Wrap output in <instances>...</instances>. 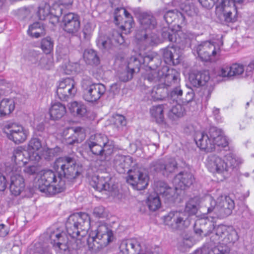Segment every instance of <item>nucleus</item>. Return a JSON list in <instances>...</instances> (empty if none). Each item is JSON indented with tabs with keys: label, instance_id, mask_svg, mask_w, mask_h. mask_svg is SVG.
I'll list each match as a JSON object with an SVG mask.
<instances>
[{
	"label": "nucleus",
	"instance_id": "obj_43",
	"mask_svg": "<svg viewBox=\"0 0 254 254\" xmlns=\"http://www.w3.org/2000/svg\"><path fill=\"white\" fill-rule=\"evenodd\" d=\"M90 228V218L88 214L80 212V235H87Z\"/></svg>",
	"mask_w": 254,
	"mask_h": 254
},
{
	"label": "nucleus",
	"instance_id": "obj_30",
	"mask_svg": "<svg viewBox=\"0 0 254 254\" xmlns=\"http://www.w3.org/2000/svg\"><path fill=\"white\" fill-rule=\"evenodd\" d=\"M164 61L168 64H177L179 63L180 56L177 53L176 49L174 46H168L161 50Z\"/></svg>",
	"mask_w": 254,
	"mask_h": 254
},
{
	"label": "nucleus",
	"instance_id": "obj_32",
	"mask_svg": "<svg viewBox=\"0 0 254 254\" xmlns=\"http://www.w3.org/2000/svg\"><path fill=\"white\" fill-rule=\"evenodd\" d=\"M66 113V109L65 105L59 102L52 103L49 109L50 119L52 120L61 119Z\"/></svg>",
	"mask_w": 254,
	"mask_h": 254
},
{
	"label": "nucleus",
	"instance_id": "obj_10",
	"mask_svg": "<svg viewBox=\"0 0 254 254\" xmlns=\"http://www.w3.org/2000/svg\"><path fill=\"white\" fill-rule=\"evenodd\" d=\"M77 92L74 81L70 78H65L59 82L57 88L58 98L62 101H67L73 98Z\"/></svg>",
	"mask_w": 254,
	"mask_h": 254
},
{
	"label": "nucleus",
	"instance_id": "obj_36",
	"mask_svg": "<svg viewBox=\"0 0 254 254\" xmlns=\"http://www.w3.org/2000/svg\"><path fill=\"white\" fill-rule=\"evenodd\" d=\"M201 254H229V248L225 245L212 247L204 246L201 250Z\"/></svg>",
	"mask_w": 254,
	"mask_h": 254
},
{
	"label": "nucleus",
	"instance_id": "obj_8",
	"mask_svg": "<svg viewBox=\"0 0 254 254\" xmlns=\"http://www.w3.org/2000/svg\"><path fill=\"white\" fill-rule=\"evenodd\" d=\"M177 168L178 164L173 158L156 159L150 164L151 171L160 173L166 177L174 173Z\"/></svg>",
	"mask_w": 254,
	"mask_h": 254
},
{
	"label": "nucleus",
	"instance_id": "obj_62",
	"mask_svg": "<svg viewBox=\"0 0 254 254\" xmlns=\"http://www.w3.org/2000/svg\"><path fill=\"white\" fill-rule=\"evenodd\" d=\"M232 76L240 75L244 71V66L240 64H235L231 66Z\"/></svg>",
	"mask_w": 254,
	"mask_h": 254
},
{
	"label": "nucleus",
	"instance_id": "obj_59",
	"mask_svg": "<svg viewBox=\"0 0 254 254\" xmlns=\"http://www.w3.org/2000/svg\"><path fill=\"white\" fill-rule=\"evenodd\" d=\"M64 7L60 3H55L51 8V14L60 17L63 13Z\"/></svg>",
	"mask_w": 254,
	"mask_h": 254
},
{
	"label": "nucleus",
	"instance_id": "obj_48",
	"mask_svg": "<svg viewBox=\"0 0 254 254\" xmlns=\"http://www.w3.org/2000/svg\"><path fill=\"white\" fill-rule=\"evenodd\" d=\"M164 74V71L161 70L151 69L145 76V79L150 82H156L158 81H161V76Z\"/></svg>",
	"mask_w": 254,
	"mask_h": 254
},
{
	"label": "nucleus",
	"instance_id": "obj_60",
	"mask_svg": "<svg viewBox=\"0 0 254 254\" xmlns=\"http://www.w3.org/2000/svg\"><path fill=\"white\" fill-rule=\"evenodd\" d=\"M192 242L190 238H184L179 243V246L181 251H184L187 248H190L192 246Z\"/></svg>",
	"mask_w": 254,
	"mask_h": 254
},
{
	"label": "nucleus",
	"instance_id": "obj_14",
	"mask_svg": "<svg viewBox=\"0 0 254 254\" xmlns=\"http://www.w3.org/2000/svg\"><path fill=\"white\" fill-rule=\"evenodd\" d=\"M128 171L129 174L127 179L128 183L137 190H142L146 188L148 185L149 178L146 173L136 170H129Z\"/></svg>",
	"mask_w": 254,
	"mask_h": 254
},
{
	"label": "nucleus",
	"instance_id": "obj_42",
	"mask_svg": "<svg viewBox=\"0 0 254 254\" xmlns=\"http://www.w3.org/2000/svg\"><path fill=\"white\" fill-rule=\"evenodd\" d=\"M136 38L139 41H144L145 43L149 45H153L157 43V38L155 35H150L147 31H141V33H137Z\"/></svg>",
	"mask_w": 254,
	"mask_h": 254
},
{
	"label": "nucleus",
	"instance_id": "obj_4",
	"mask_svg": "<svg viewBox=\"0 0 254 254\" xmlns=\"http://www.w3.org/2000/svg\"><path fill=\"white\" fill-rule=\"evenodd\" d=\"M207 161L208 169L213 173L220 175L221 181L227 178L239 164L236 155L232 153L225 155L224 159L216 155L211 154L208 156Z\"/></svg>",
	"mask_w": 254,
	"mask_h": 254
},
{
	"label": "nucleus",
	"instance_id": "obj_13",
	"mask_svg": "<svg viewBox=\"0 0 254 254\" xmlns=\"http://www.w3.org/2000/svg\"><path fill=\"white\" fill-rule=\"evenodd\" d=\"M7 131L5 132L7 137L15 143H22L26 139L28 131L21 125L13 123L6 127Z\"/></svg>",
	"mask_w": 254,
	"mask_h": 254
},
{
	"label": "nucleus",
	"instance_id": "obj_41",
	"mask_svg": "<svg viewBox=\"0 0 254 254\" xmlns=\"http://www.w3.org/2000/svg\"><path fill=\"white\" fill-rule=\"evenodd\" d=\"M142 58L140 56L138 57H131L126 65L129 69H130L133 73L138 72L140 70L141 63L142 62Z\"/></svg>",
	"mask_w": 254,
	"mask_h": 254
},
{
	"label": "nucleus",
	"instance_id": "obj_38",
	"mask_svg": "<svg viewBox=\"0 0 254 254\" xmlns=\"http://www.w3.org/2000/svg\"><path fill=\"white\" fill-rule=\"evenodd\" d=\"M15 108V103L12 99H3L0 103V117L10 114Z\"/></svg>",
	"mask_w": 254,
	"mask_h": 254
},
{
	"label": "nucleus",
	"instance_id": "obj_58",
	"mask_svg": "<svg viewBox=\"0 0 254 254\" xmlns=\"http://www.w3.org/2000/svg\"><path fill=\"white\" fill-rule=\"evenodd\" d=\"M68 108L73 116H77L79 114V105L77 101L71 102L68 104Z\"/></svg>",
	"mask_w": 254,
	"mask_h": 254
},
{
	"label": "nucleus",
	"instance_id": "obj_47",
	"mask_svg": "<svg viewBox=\"0 0 254 254\" xmlns=\"http://www.w3.org/2000/svg\"><path fill=\"white\" fill-rule=\"evenodd\" d=\"M51 11V7L49 4L46 2H42L38 7L37 14L40 20H44L49 17Z\"/></svg>",
	"mask_w": 254,
	"mask_h": 254
},
{
	"label": "nucleus",
	"instance_id": "obj_53",
	"mask_svg": "<svg viewBox=\"0 0 254 254\" xmlns=\"http://www.w3.org/2000/svg\"><path fill=\"white\" fill-rule=\"evenodd\" d=\"M183 96V90L180 86L174 88L170 92L169 98L173 101L180 103Z\"/></svg>",
	"mask_w": 254,
	"mask_h": 254
},
{
	"label": "nucleus",
	"instance_id": "obj_9",
	"mask_svg": "<svg viewBox=\"0 0 254 254\" xmlns=\"http://www.w3.org/2000/svg\"><path fill=\"white\" fill-rule=\"evenodd\" d=\"M5 173L7 177H10V190L11 193L16 196L20 194L25 188V183L23 177L20 174L18 168L15 170L10 167H6Z\"/></svg>",
	"mask_w": 254,
	"mask_h": 254
},
{
	"label": "nucleus",
	"instance_id": "obj_52",
	"mask_svg": "<svg viewBox=\"0 0 254 254\" xmlns=\"http://www.w3.org/2000/svg\"><path fill=\"white\" fill-rule=\"evenodd\" d=\"M110 38L113 45H122L125 42L122 34L117 30L113 31L112 37Z\"/></svg>",
	"mask_w": 254,
	"mask_h": 254
},
{
	"label": "nucleus",
	"instance_id": "obj_20",
	"mask_svg": "<svg viewBox=\"0 0 254 254\" xmlns=\"http://www.w3.org/2000/svg\"><path fill=\"white\" fill-rule=\"evenodd\" d=\"M79 213H75L70 215L66 223L67 233L73 241L77 243L78 237L79 235L78 225L79 224Z\"/></svg>",
	"mask_w": 254,
	"mask_h": 254
},
{
	"label": "nucleus",
	"instance_id": "obj_23",
	"mask_svg": "<svg viewBox=\"0 0 254 254\" xmlns=\"http://www.w3.org/2000/svg\"><path fill=\"white\" fill-rule=\"evenodd\" d=\"M122 254H145L141 249V246L136 240L123 241L120 246Z\"/></svg>",
	"mask_w": 254,
	"mask_h": 254
},
{
	"label": "nucleus",
	"instance_id": "obj_64",
	"mask_svg": "<svg viewBox=\"0 0 254 254\" xmlns=\"http://www.w3.org/2000/svg\"><path fill=\"white\" fill-rule=\"evenodd\" d=\"M177 18L174 10H169L164 15V18L168 24L172 23Z\"/></svg>",
	"mask_w": 254,
	"mask_h": 254
},
{
	"label": "nucleus",
	"instance_id": "obj_51",
	"mask_svg": "<svg viewBox=\"0 0 254 254\" xmlns=\"http://www.w3.org/2000/svg\"><path fill=\"white\" fill-rule=\"evenodd\" d=\"M59 150L60 148L58 147L54 148H43L41 152V157L43 156L47 160H50L57 155Z\"/></svg>",
	"mask_w": 254,
	"mask_h": 254
},
{
	"label": "nucleus",
	"instance_id": "obj_50",
	"mask_svg": "<svg viewBox=\"0 0 254 254\" xmlns=\"http://www.w3.org/2000/svg\"><path fill=\"white\" fill-rule=\"evenodd\" d=\"M40 47L43 52L49 54L53 50L54 42L50 37H47L42 39Z\"/></svg>",
	"mask_w": 254,
	"mask_h": 254
},
{
	"label": "nucleus",
	"instance_id": "obj_39",
	"mask_svg": "<svg viewBox=\"0 0 254 254\" xmlns=\"http://www.w3.org/2000/svg\"><path fill=\"white\" fill-rule=\"evenodd\" d=\"M83 59L87 64L97 65L100 63V59L96 51L92 49L84 51Z\"/></svg>",
	"mask_w": 254,
	"mask_h": 254
},
{
	"label": "nucleus",
	"instance_id": "obj_44",
	"mask_svg": "<svg viewBox=\"0 0 254 254\" xmlns=\"http://www.w3.org/2000/svg\"><path fill=\"white\" fill-rule=\"evenodd\" d=\"M133 74L134 73L125 66L118 71L117 76L121 81L126 82L133 78Z\"/></svg>",
	"mask_w": 254,
	"mask_h": 254
},
{
	"label": "nucleus",
	"instance_id": "obj_17",
	"mask_svg": "<svg viewBox=\"0 0 254 254\" xmlns=\"http://www.w3.org/2000/svg\"><path fill=\"white\" fill-rule=\"evenodd\" d=\"M42 148L41 141L39 138H31L28 144L27 152H25L28 155L29 160L38 162L41 158V152Z\"/></svg>",
	"mask_w": 254,
	"mask_h": 254
},
{
	"label": "nucleus",
	"instance_id": "obj_63",
	"mask_svg": "<svg viewBox=\"0 0 254 254\" xmlns=\"http://www.w3.org/2000/svg\"><path fill=\"white\" fill-rule=\"evenodd\" d=\"M212 142L214 145V150L215 149L216 145L225 147L228 144L226 137L223 135V134Z\"/></svg>",
	"mask_w": 254,
	"mask_h": 254
},
{
	"label": "nucleus",
	"instance_id": "obj_16",
	"mask_svg": "<svg viewBox=\"0 0 254 254\" xmlns=\"http://www.w3.org/2000/svg\"><path fill=\"white\" fill-rule=\"evenodd\" d=\"M107 141V137L103 134H97L91 135L89 140L86 141L84 145L88 146L93 154L103 155V145Z\"/></svg>",
	"mask_w": 254,
	"mask_h": 254
},
{
	"label": "nucleus",
	"instance_id": "obj_19",
	"mask_svg": "<svg viewBox=\"0 0 254 254\" xmlns=\"http://www.w3.org/2000/svg\"><path fill=\"white\" fill-rule=\"evenodd\" d=\"M194 178L190 172L183 171L177 174L173 180L175 189L185 190L189 188L194 182Z\"/></svg>",
	"mask_w": 254,
	"mask_h": 254
},
{
	"label": "nucleus",
	"instance_id": "obj_61",
	"mask_svg": "<svg viewBox=\"0 0 254 254\" xmlns=\"http://www.w3.org/2000/svg\"><path fill=\"white\" fill-rule=\"evenodd\" d=\"M94 215L98 218H105L107 216V212L105 207L102 206H99L95 207L93 211Z\"/></svg>",
	"mask_w": 254,
	"mask_h": 254
},
{
	"label": "nucleus",
	"instance_id": "obj_31",
	"mask_svg": "<svg viewBox=\"0 0 254 254\" xmlns=\"http://www.w3.org/2000/svg\"><path fill=\"white\" fill-rule=\"evenodd\" d=\"M169 106L166 104L153 106L150 109L151 117L158 124H163L165 121L164 111Z\"/></svg>",
	"mask_w": 254,
	"mask_h": 254
},
{
	"label": "nucleus",
	"instance_id": "obj_21",
	"mask_svg": "<svg viewBox=\"0 0 254 254\" xmlns=\"http://www.w3.org/2000/svg\"><path fill=\"white\" fill-rule=\"evenodd\" d=\"M197 53L202 61H208L216 54L215 46L209 42H204L197 47Z\"/></svg>",
	"mask_w": 254,
	"mask_h": 254
},
{
	"label": "nucleus",
	"instance_id": "obj_37",
	"mask_svg": "<svg viewBox=\"0 0 254 254\" xmlns=\"http://www.w3.org/2000/svg\"><path fill=\"white\" fill-rule=\"evenodd\" d=\"M185 113V108L181 103H178L169 110L167 116L170 120L174 121L184 116Z\"/></svg>",
	"mask_w": 254,
	"mask_h": 254
},
{
	"label": "nucleus",
	"instance_id": "obj_35",
	"mask_svg": "<svg viewBox=\"0 0 254 254\" xmlns=\"http://www.w3.org/2000/svg\"><path fill=\"white\" fill-rule=\"evenodd\" d=\"M27 34L32 38H38L45 34V30L42 23L35 22L29 26Z\"/></svg>",
	"mask_w": 254,
	"mask_h": 254
},
{
	"label": "nucleus",
	"instance_id": "obj_46",
	"mask_svg": "<svg viewBox=\"0 0 254 254\" xmlns=\"http://www.w3.org/2000/svg\"><path fill=\"white\" fill-rule=\"evenodd\" d=\"M161 35L165 41L177 43H180V39H178L176 37L177 34L174 31L169 29L168 27H164L162 29Z\"/></svg>",
	"mask_w": 254,
	"mask_h": 254
},
{
	"label": "nucleus",
	"instance_id": "obj_15",
	"mask_svg": "<svg viewBox=\"0 0 254 254\" xmlns=\"http://www.w3.org/2000/svg\"><path fill=\"white\" fill-rule=\"evenodd\" d=\"M51 243L58 253H65L69 251L68 238L65 233H60L58 231L51 232L49 236Z\"/></svg>",
	"mask_w": 254,
	"mask_h": 254
},
{
	"label": "nucleus",
	"instance_id": "obj_29",
	"mask_svg": "<svg viewBox=\"0 0 254 254\" xmlns=\"http://www.w3.org/2000/svg\"><path fill=\"white\" fill-rule=\"evenodd\" d=\"M175 188L169 187L165 182L158 181L156 184L155 191L157 195L161 196L169 200L172 198L175 193Z\"/></svg>",
	"mask_w": 254,
	"mask_h": 254
},
{
	"label": "nucleus",
	"instance_id": "obj_2",
	"mask_svg": "<svg viewBox=\"0 0 254 254\" xmlns=\"http://www.w3.org/2000/svg\"><path fill=\"white\" fill-rule=\"evenodd\" d=\"M196 198L190 199L186 204L185 211H171L164 216L165 225L173 231L184 230L190 224V215L195 214L198 209Z\"/></svg>",
	"mask_w": 254,
	"mask_h": 254
},
{
	"label": "nucleus",
	"instance_id": "obj_34",
	"mask_svg": "<svg viewBox=\"0 0 254 254\" xmlns=\"http://www.w3.org/2000/svg\"><path fill=\"white\" fill-rule=\"evenodd\" d=\"M139 22L142 28L144 30V31L154 29L157 24L154 17L151 13L147 12L140 13Z\"/></svg>",
	"mask_w": 254,
	"mask_h": 254
},
{
	"label": "nucleus",
	"instance_id": "obj_18",
	"mask_svg": "<svg viewBox=\"0 0 254 254\" xmlns=\"http://www.w3.org/2000/svg\"><path fill=\"white\" fill-rule=\"evenodd\" d=\"M64 29L68 33L77 35L79 28V16L69 12L65 14L63 19Z\"/></svg>",
	"mask_w": 254,
	"mask_h": 254
},
{
	"label": "nucleus",
	"instance_id": "obj_40",
	"mask_svg": "<svg viewBox=\"0 0 254 254\" xmlns=\"http://www.w3.org/2000/svg\"><path fill=\"white\" fill-rule=\"evenodd\" d=\"M167 93V88L162 84L154 86L151 92V96L155 101L162 100Z\"/></svg>",
	"mask_w": 254,
	"mask_h": 254
},
{
	"label": "nucleus",
	"instance_id": "obj_49",
	"mask_svg": "<svg viewBox=\"0 0 254 254\" xmlns=\"http://www.w3.org/2000/svg\"><path fill=\"white\" fill-rule=\"evenodd\" d=\"M96 42L97 46L102 50H109L113 46L111 38L105 35L100 36Z\"/></svg>",
	"mask_w": 254,
	"mask_h": 254
},
{
	"label": "nucleus",
	"instance_id": "obj_26",
	"mask_svg": "<svg viewBox=\"0 0 254 254\" xmlns=\"http://www.w3.org/2000/svg\"><path fill=\"white\" fill-rule=\"evenodd\" d=\"M209 79V73L207 70L194 72L190 74L189 77L190 83L195 87L205 85Z\"/></svg>",
	"mask_w": 254,
	"mask_h": 254
},
{
	"label": "nucleus",
	"instance_id": "obj_54",
	"mask_svg": "<svg viewBox=\"0 0 254 254\" xmlns=\"http://www.w3.org/2000/svg\"><path fill=\"white\" fill-rule=\"evenodd\" d=\"M179 35L181 37V38L183 39L181 40L182 43L187 47H190L192 41L194 40L193 34L190 33H181ZM180 42L181 41L180 40Z\"/></svg>",
	"mask_w": 254,
	"mask_h": 254
},
{
	"label": "nucleus",
	"instance_id": "obj_55",
	"mask_svg": "<svg viewBox=\"0 0 254 254\" xmlns=\"http://www.w3.org/2000/svg\"><path fill=\"white\" fill-rule=\"evenodd\" d=\"M69 129L73 132L75 135L68 138L66 141L67 143L70 145L74 144L75 143H78V137L79 135V127H71L69 128Z\"/></svg>",
	"mask_w": 254,
	"mask_h": 254
},
{
	"label": "nucleus",
	"instance_id": "obj_22",
	"mask_svg": "<svg viewBox=\"0 0 254 254\" xmlns=\"http://www.w3.org/2000/svg\"><path fill=\"white\" fill-rule=\"evenodd\" d=\"M193 229L194 233L199 236L210 235L211 231L214 229V223L207 218L199 219L196 220Z\"/></svg>",
	"mask_w": 254,
	"mask_h": 254
},
{
	"label": "nucleus",
	"instance_id": "obj_33",
	"mask_svg": "<svg viewBox=\"0 0 254 254\" xmlns=\"http://www.w3.org/2000/svg\"><path fill=\"white\" fill-rule=\"evenodd\" d=\"M142 63L151 69H156L161 64V60L156 53L150 52L143 56Z\"/></svg>",
	"mask_w": 254,
	"mask_h": 254
},
{
	"label": "nucleus",
	"instance_id": "obj_28",
	"mask_svg": "<svg viewBox=\"0 0 254 254\" xmlns=\"http://www.w3.org/2000/svg\"><path fill=\"white\" fill-rule=\"evenodd\" d=\"M25 152H27V151H22V149L19 147L14 149L11 157V160L15 163L16 165L6 166V167H10L12 169L13 168L14 170L16 168H18L19 171H20V167L26 165L28 160H29L28 157H25V155L27 154ZM27 157L28 156H27Z\"/></svg>",
	"mask_w": 254,
	"mask_h": 254
},
{
	"label": "nucleus",
	"instance_id": "obj_12",
	"mask_svg": "<svg viewBox=\"0 0 254 254\" xmlns=\"http://www.w3.org/2000/svg\"><path fill=\"white\" fill-rule=\"evenodd\" d=\"M111 179V177L107 173L101 175L95 174L92 176L90 184L93 188L99 191H108L110 194L114 195L116 194V192H114L115 189L110 183Z\"/></svg>",
	"mask_w": 254,
	"mask_h": 254
},
{
	"label": "nucleus",
	"instance_id": "obj_6",
	"mask_svg": "<svg viewBox=\"0 0 254 254\" xmlns=\"http://www.w3.org/2000/svg\"><path fill=\"white\" fill-rule=\"evenodd\" d=\"M244 0H219L216 5L215 14L222 23L234 22L236 20L235 16H232L233 12L237 13L236 4H241Z\"/></svg>",
	"mask_w": 254,
	"mask_h": 254
},
{
	"label": "nucleus",
	"instance_id": "obj_45",
	"mask_svg": "<svg viewBox=\"0 0 254 254\" xmlns=\"http://www.w3.org/2000/svg\"><path fill=\"white\" fill-rule=\"evenodd\" d=\"M150 210L155 211L161 206V201L159 196L154 194L150 195L146 202Z\"/></svg>",
	"mask_w": 254,
	"mask_h": 254
},
{
	"label": "nucleus",
	"instance_id": "obj_24",
	"mask_svg": "<svg viewBox=\"0 0 254 254\" xmlns=\"http://www.w3.org/2000/svg\"><path fill=\"white\" fill-rule=\"evenodd\" d=\"M197 146L206 152H212L214 150V145L209 137L208 134L197 131L194 138Z\"/></svg>",
	"mask_w": 254,
	"mask_h": 254
},
{
	"label": "nucleus",
	"instance_id": "obj_3",
	"mask_svg": "<svg viewBox=\"0 0 254 254\" xmlns=\"http://www.w3.org/2000/svg\"><path fill=\"white\" fill-rule=\"evenodd\" d=\"M203 211L212 219L223 218L231 214L235 207L234 200L229 196L221 195L215 201L212 196H207Z\"/></svg>",
	"mask_w": 254,
	"mask_h": 254
},
{
	"label": "nucleus",
	"instance_id": "obj_11",
	"mask_svg": "<svg viewBox=\"0 0 254 254\" xmlns=\"http://www.w3.org/2000/svg\"><path fill=\"white\" fill-rule=\"evenodd\" d=\"M236 235V232L231 228L220 225L214 227L210 234V241L216 243L222 238L226 243H234L237 239Z\"/></svg>",
	"mask_w": 254,
	"mask_h": 254
},
{
	"label": "nucleus",
	"instance_id": "obj_27",
	"mask_svg": "<svg viewBox=\"0 0 254 254\" xmlns=\"http://www.w3.org/2000/svg\"><path fill=\"white\" fill-rule=\"evenodd\" d=\"M132 162L133 160L131 157L120 154H117L113 160L114 166L120 173H124L126 169H128Z\"/></svg>",
	"mask_w": 254,
	"mask_h": 254
},
{
	"label": "nucleus",
	"instance_id": "obj_1",
	"mask_svg": "<svg viewBox=\"0 0 254 254\" xmlns=\"http://www.w3.org/2000/svg\"><path fill=\"white\" fill-rule=\"evenodd\" d=\"M76 162L69 157H60L54 164V168L58 172V176L51 170H43L37 182L38 189L47 195H52L63 191L65 182L62 178L72 180L79 174L75 169Z\"/></svg>",
	"mask_w": 254,
	"mask_h": 254
},
{
	"label": "nucleus",
	"instance_id": "obj_57",
	"mask_svg": "<svg viewBox=\"0 0 254 254\" xmlns=\"http://www.w3.org/2000/svg\"><path fill=\"white\" fill-rule=\"evenodd\" d=\"M39 171V168L37 165H28L24 167L23 172L26 175H33Z\"/></svg>",
	"mask_w": 254,
	"mask_h": 254
},
{
	"label": "nucleus",
	"instance_id": "obj_5",
	"mask_svg": "<svg viewBox=\"0 0 254 254\" xmlns=\"http://www.w3.org/2000/svg\"><path fill=\"white\" fill-rule=\"evenodd\" d=\"M113 236L112 231L106 225L101 224L97 227L95 236L80 235V245L89 250L96 251L107 246Z\"/></svg>",
	"mask_w": 254,
	"mask_h": 254
},
{
	"label": "nucleus",
	"instance_id": "obj_56",
	"mask_svg": "<svg viewBox=\"0 0 254 254\" xmlns=\"http://www.w3.org/2000/svg\"><path fill=\"white\" fill-rule=\"evenodd\" d=\"M222 134L223 133L221 129L213 127L210 128L208 135H209V137H210V139L212 140V142H213Z\"/></svg>",
	"mask_w": 254,
	"mask_h": 254
},
{
	"label": "nucleus",
	"instance_id": "obj_25",
	"mask_svg": "<svg viewBox=\"0 0 254 254\" xmlns=\"http://www.w3.org/2000/svg\"><path fill=\"white\" fill-rule=\"evenodd\" d=\"M162 71H164V74L161 76L163 84H162L166 88L178 83L180 81V73L173 68H168L164 67L162 68Z\"/></svg>",
	"mask_w": 254,
	"mask_h": 254
},
{
	"label": "nucleus",
	"instance_id": "obj_7",
	"mask_svg": "<svg viewBox=\"0 0 254 254\" xmlns=\"http://www.w3.org/2000/svg\"><path fill=\"white\" fill-rule=\"evenodd\" d=\"M83 98L89 102H96L103 96L106 90L105 86L102 84H92L89 79H84L82 82Z\"/></svg>",
	"mask_w": 254,
	"mask_h": 254
}]
</instances>
